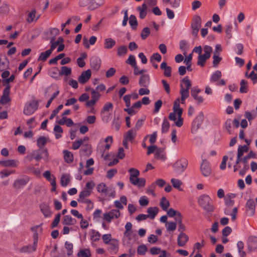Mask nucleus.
<instances>
[{
	"label": "nucleus",
	"mask_w": 257,
	"mask_h": 257,
	"mask_svg": "<svg viewBox=\"0 0 257 257\" xmlns=\"http://www.w3.org/2000/svg\"><path fill=\"white\" fill-rule=\"evenodd\" d=\"M199 205L208 213H211L214 210V206L210 197L204 194L199 196L197 200Z\"/></svg>",
	"instance_id": "obj_1"
},
{
	"label": "nucleus",
	"mask_w": 257,
	"mask_h": 257,
	"mask_svg": "<svg viewBox=\"0 0 257 257\" xmlns=\"http://www.w3.org/2000/svg\"><path fill=\"white\" fill-rule=\"evenodd\" d=\"M188 164V160L186 158H182L178 159L172 165L174 173L177 176L182 174L187 168Z\"/></svg>",
	"instance_id": "obj_2"
},
{
	"label": "nucleus",
	"mask_w": 257,
	"mask_h": 257,
	"mask_svg": "<svg viewBox=\"0 0 257 257\" xmlns=\"http://www.w3.org/2000/svg\"><path fill=\"white\" fill-rule=\"evenodd\" d=\"M204 54L199 55L197 62V64L201 67L205 66L206 60L210 57L212 48L211 46L205 45L204 47Z\"/></svg>",
	"instance_id": "obj_3"
},
{
	"label": "nucleus",
	"mask_w": 257,
	"mask_h": 257,
	"mask_svg": "<svg viewBox=\"0 0 257 257\" xmlns=\"http://www.w3.org/2000/svg\"><path fill=\"white\" fill-rule=\"evenodd\" d=\"M38 107L39 101L35 99L31 100L25 104L23 112L27 115H30L38 109Z\"/></svg>",
	"instance_id": "obj_4"
},
{
	"label": "nucleus",
	"mask_w": 257,
	"mask_h": 257,
	"mask_svg": "<svg viewBox=\"0 0 257 257\" xmlns=\"http://www.w3.org/2000/svg\"><path fill=\"white\" fill-rule=\"evenodd\" d=\"M182 113H179L178 112L173 111L170 112L168 116V119L170 120L174 121V123L172 126L176 125L178 127H181L183 124V118L182 117Z\"/></svg>",
	"instance_id": "obj_5"
},
{
	"label": "nucleus",
	"mask_w": 257,
	"mask_h": 257,
	"mask_svg": "<svg viewBox=\"0 0 257 257\" xmlns=\"http://www.w3.org/2000/svg\"><path fill=\"white\" fill-rule=\"evenodd\" d=\"M250 158H256V155L252 151H250L246 156V157L243 159V167L240 170L239 173L240 176H243L245 174L246 171L249 169V167L247 160Z\"/></svg>",
	"instance_id": "obj_6"
},
{
	"label": "nucleus",
	"mask_w": 257,
	"mask_h": 257,
	"mask_svg": "<svg viewBox=\"0 0 257 257\" xmlns=\"http://www.w3.org/2000/svg\"><path fill=\"white\" fill-rule=\"evenodd\" d=\"M30 181V177L25 176L24 178L17 179L14 181L13 187L16 190L23 189Z\"/></svg>",
	"instance_id": "obj_7"
},
{
	"label": "nucleus",
	"mask_w": 257,
	"mask_h": 257,
	"mask_svg": "<svg viewBox=\"0 0 257 257\" xmlns=\"http://www.w3.org/2000/svg\"><path fill=\"white\" fill-rule=\"evenodd\" d=\"M245 212L247 215L252 216L254 215L255 210V202L252 199H249L245 204Z\"/></svg>",
	"instance_id": "obj_8"
},
{
	"label": "nucleus",
	"mask_w": 257,
	"mask_h": 257,
	"mask_svg": "<svg viewBox=\"0 0 257 257\" xmlns=\"http://www.w3.org/2000/svg\"><path fill=\"white\" fill-rule=\"evenodd\" d=\"M200 170L203 176L205 177L209 176L211 173V169L209 162L204 159L200 166Z\"/></svg>",
	"instance_id": "obj_9"
},
{
	"label": "nucleus",
	"mask_w": 257,
	"mask_h": 257,
	"mask_svg": "<svg viewBox=\"0 0 257 257\" xmlns=\"http://www.w3.org/2000/svg\"><path fill=\"white\" fill-rule=\"evenodd\" d=\"M101 60L96 56H92L90 59V65L91 68L96 71H98L100 68Z\"/></svg>",
	"instance_id": "obj_10"
},
{
	"label": "nucleus",
	"mask_w": 257,
	"mask_h": 257,
	"mask_svg": "<svg viewBox=\"0 0 257 257\" xmlns=\"http://www.w3.org/2000/svg\"><path fill=\"white\" fill-rule=\"evenodd\" d=\"M39 207L41 212L45 218L50 217L52 216V211L48 204L43 202L40 204Z\"/></svg>",
	"instance_id": "obj_11"
},
{
	"label": "nucleus",
	"mask_w": 257,
	"mask_h": 257,
	"mask_svg": "<svg viewBox=\"0 0 257 257\" xmlns=\"http://www.w3.org/2000/svg\"><path fill=\"white\" fill-rule=\"evenodd\" d=\"M91 76V70L89 69L82 71L81 75L78 78V82L82 84H85Z\"/></svg>",
	"instance_id": "obj_12"
},
{
	"label": "nucleus",
	"mask_w": 257,
	"mask_h": 257,
	"mask_svg": "<svg viewBox=\"0 0 257 257\" xmlns=\"http://www.w3.org/2000/svg\"><path fill=\"white\" fill-rule=\"evenodd\" d=\"M247 246L249 250H257V236L255 235L249 236L247 240Z\"/></svg>",
	"instance_id": "obj_13"
},
{
	"label": "nucleus",
	"mask_w": 257,
	"mask_h": 257,
	"mask_svg": "<svg viewBox=\"0 0 257 257\" xmlns=\"http://www.w3.org/2000/svg\"><path fill=\"white\" fill-rule=\"evenodd\" d=\"M105 3V0H90V5L87 7L89 11H94L103 6Z\"/></svg>",
	"instance_id": "obj_14"
},
{
	"label": "nucleus",
	"mask_w": 257,
	"mask_h": 257,
	"mask_svg": "<svg viewBox=\"0 0 257 257\" xmlns=\"http://www.w3.org/2000/svg\"><path fill=\"white\" fill-rule=\"evenodd\" d=\"M92 146L89 144L83 145L79 150V154L81 156H85L89 157L92 154Z\"/></svg>",
	"instance_id": "obj_15"
},
{
	"label": "nucleus",
	"mask_w": 257,
	"mask_h": 257,
	"mask_svg": "<svg viewBox=\"0 0 257 257\" xmlns=\"http://www.w3.org/2000/svg\"><path fill=\"white\" fill-rule=\"evenodd\" d=\"M19 164V161L14 159H9L6 160H1L0 165L4 167H17Z\"/></svg>",
	"instance_id": "obj_16"
},
{
	"label": "nucleus",
	"mask_w": 257,
	"mask_h": 257,
	"mask_svg": "<svg viewBox=\"0 0 257 257\" xmlns=\"http://www.w3.org/2000/svg\"><path fill=\"white\" fill-rule=\"evenodd\" d=\"M11 90L4 89L3 94L0 99V104L5 105L8 104L11 101V98L10 96Z\"/></svg>",
	"instance_id": "obj_17"
},
{
	"label": "nucleus",
	"mask_w": 257,
	"mask_h": 257,
	"mask_svg": "<svg viewBox=\"0 0 257 257\" xmlns=\"http://www.w3.org/2000/svg\"><path fill=\"white\" fill-rule=\"evenodd\" d=\"M204 114L203 112L200 111L199 114L194 119V129L196 127V130H197L200 127L201 125L204 120Z\"/></svg>",
	"instance_id": "obj_18"
},
{
	"label": "nucleus",
	"mask_w": 257,
	"mask_h": 257,
	"mask_svg": "<svg viewBox=\"0 0 257 257\" xmlns=\"http://www.w3.org/2000/svg\"><path fill=\"white\" fill-rule=\"evenodd\" d=\"M150 77L149 74H142L140 78L139 84L142 87H148L150 84Z\"/></svg>",
	"instance_id": "obj_19"
},
{
	"label": "nucleus",
	"mask_w": 257,
	"mask_h": 257,
	"mask_svg": "<svg viewBox=\"0 0 257 257\" xmlns=\"http://www.w3.org/2000/svg\"><path fill=\"white\" fill-rule=\"evenodd\" d=\"M48 74L56 80L60 79V70L57 67H54L49 69Z\"/></svg>",
	"instance_id": "obj_20"
},
{
	"label": "nucleus",
	"mask_w": 257,
	"mask_h": 257,
	"mask_svg": "<svg viewBox=\"0 0 257 257\" xmlns=\"http://www.w3.org/2000/svg\"><path fill=\"white\" fill-rule=\"evenodd\" d=\"M188 240V236L184 232H180L177 238V244L183 246Z\"/></svg>",
	"instance_id": "obj_21"
},
{
	"label": "nucleus",
	"mask_w": 257,
	"mask_h": 257,
	"mask_svg": "<svg viewBox=\"0 0 257 257\" xmlns=\"http://www.w3.org/2000/svg\"><path fill=\"white\" fill-rule=\"evenodd\" d=\"M201 27V19L198 16H194V35H197Z\"/></svg>",
	"instance_id": "obj_22"
},
{
	"label": "nucleus",
	"mask_w": 257,
	"mask_h": 257,
	"mask_svg": "<svg viewBox=\"0 0 257 257\" xmlns=\"http://www.w3.org/2000/svg\"><path fill=\"white\" fill-rule=\"evenodd\" d=\"M160 68L164 70V75L167 77H170L171 76L172 68L167 65L166 61H163L160 65Z\"/></svg>",
	"instance_id": "obj_23"
},
{
	"label": "nucleus",
	"mask_w": 257,
	"mask_h": 257,
	"mask_svg": "<svg viewBox=\"0 0 257 257\" xmlns=\"http://www.w3.org/2000/svg\"><path fill=\"white\" fill-rule=\"evenodd\" d=\"M77 222V220L71 217L70 215H66L63 217L62 223L65 225H74Z\"/></svg>",
	"instance_id": "obj_24"
},
{
	"label": "nucleus",
	"mask_w": 257,
	"mask_h": 257,
	"mask_svg": "<svg viewBox=\"0 0 257 257\" xmlns=\"http://www.w3.org/2000/svg\"><path fill=\"white\" fill-rule=\"evenodd\" d=\"M147 216L151 219H154L159 212V208L156 206L150 207L147 209Z\"/></svg>",
	"instance_id": "obj_25"
},
{
	"label": "nucleus",
	"mask_w": 257,
	"mask_h": 257,
	"mask_svg": "<svg viewBox=\"0 0 257 257\" xmlns=\"http://www.w3.org/2000/svg\"><path fill=\"white\" fill-rule=\"evenodd\" d=\"M15 79V75L12 74L10 77L3 80V85L5 86L4 89H7L11 90V86L10 85L11 82H13Z\"/></svg>",
	"instance_id": "obj_26"
},
{
	"label": "nucleus",
	"mask_w": 257,
	"mask_h": 257,
	"mask_svg": "<svg viewBox=\"0 0 257 257\" xmlns=\"http://www.w3.org/2000/svg\"><path fill=\"white\" fill-rule=\"evenodd\" d=\"M64 159L65 162L70 164L73 162L74 160L73 154L67 150H64L63 151Z\"/></svg>",
	"instance_id": "obj_27"
},
{
	"label": "nucleus",
	"mask_w": 257,
	"mask_h": 257,
	"mask_svg": "<svg viewBox=\"0 0 257 257\" xmlns=\"http://www.w3.org/2000/svg\"><path fill=\"white\" fill-rule=\"evenodd\" d=\"M137 136L136 130L135 128L129 130L124 135V139L132 141L135 139Z\"/></svg>",
	"instance_id": "obj_28"
},
{
	"label": "nucleus",
	"mask_w": 257,
	"mask_h": 257,
	"mask_svg": "<svg viewBox=\"0 0 257 257\" xmlns=\"http://www.w3.org/2000/svg\"><path fill=\"white\" fill-rule=\"evenodd\" d=\"M167 211V215L169 217H175V218H182L181 213L177 210L174 209L172 208H170L168 209Z\"/></svg>",
	"instance_id": "obj_29"
},
{
	"label": "nucleus",
	"mask_w": 257,
	"mask_h": 257,
	"mask_svg": "<svg viewBox=\"0 0 257 257\" xmlns=\"http://www.w3.org/2000/svg\"><path fill=\"white\" fill-rule=\"evenodd\" d=\"M116 44V41L111 38H106L104 42V48L106 49L112 48Z\"/></svg>",
	"instance_id": "obj_30"
},
{
	"label": "nucleus",
	"mask_w": 257,
	"mask_h": 257,
	"mask_svg": "<svg viewBox=\"0 0 257 257\" xmlns=\"http://www.w3.org/2000/svg\"><path fill=\"white\" fill-rule=\"evenodd\" d=\"M131 184L140 188L144 187L146 184V179L144 178H137L131 182Z\"/></svg>",
	"instance_id": "obj_31"
},
{
	"label": "nucleus",
	"mask_w": 257,
	"mask_h": 257,
	"mask_svg": "<svg viewBox=\"0 0 257 257\" xmlns=\"http://www.w3.org/2000/svg\"><path fill=\"white\" fill-rule=\"evenodd\" d=\"M170 202L167 199L166 197H162L161 199V201L160 202V206L162 209L163 210L166 211L169 209V207L170 206Z\"/></svg>",
	"instance_id": "obj_32"
},
{
	"label": "nucleus",
	"mask_w": 257,
	"mask_h": 257,
	"mask_svg": "<svg viewBox=\"0 0 257 257\" xmlns=\"http://www.w3.org/2000/svg\"><path fill=\"white\" fill-rule=\"evenodd\" d=\"M129 24L133 30L137 29L138 22L136 17L134 15H131L129 18Z\"/></svg>",
	"instance_id": "obj_33"
},
{
	"label": "nucleus",
	"mask_w": 257,
	"mask_h": 257,
	"mask_svg": "<svg viewBox=\"0 0 257 257\" xmlns=\"http://www.w3.org/2000/svg\"><path fill=\"white\" fill-rule=\"evenodd\" d=\"M128 171L130 173V182L135 180V179L138 178L139 176L140 175V171L136 168H131L129 169Z\"/></svg>",
	"instance_id": "obj_34"
},
{
	"label": "nucleus",
	"mask_w": 257,
	"mask_h": 257,
	"mask_svg": "<svg viewBox=\"0 0 257 257\" xmlns=\"http://www.w3.org/2000/svg\"><path fill=\"white\" fill-rule=\"evenodd\" d=\"M51 54L52 53L49 50L41 52L38 58V61L45 62L47 60V59L50 56Z\"/></svg>",
	"instance_id": "obj_35"
},
{
	"label": "nucleus",
	"mask_w": 257,
	"mask_h": 257,
	"mask_svg": "<svg viewBox=\"0 0 257 257\" xmlns=\"http://www.w3.org/2000/svg\"><path fill=\"white\" fill-rule=\"evenodd\" d=\"M72 73V69L66 66H63L61 67L60 71V76H65L66 77L69 76Z\"/></svg>",
	"instance_id": "obj_36"
},
{
	"label": "nucleus",
	"mask_w": 257,
	"mask_h": 257,
	"mask_svg": "<svg viewBox=\"0 0 257 257\" xmlns=\"http://www.w3.org/2000/svg\"><path fill=\"white\" fill-rule=\"evenodd\" d=\"M173 110L175 111L178 112L180 113H182L183 112V109L182 108L180 107V99L179 98H177L173 103Z\"/></svg>",
	"instance_id": "obj_37"
},
{
	"label": "nucleus",
	"mask_w": 257,
	"mask_h": 257,
	"mask_svg": "<svg viewBox=\"0 0 257 257\" xmlns=\"http://www.w3.org/2000/svg\"><path fill=\"white\" fill-rule=\"evenodd\" d=\"M78 257H90L91 252L89 248H81L78 252Z\"/></svg>",
	"instance_id": "obj_38"
},
{
	"label": "nucleus",
	"mask_w": 257,
	"mask_h": 257,
	"mask_svg": "<svg viewBox=\"0 0 257 257\" xmlns=\"http://www.w3.org/2000/svg\"><path fill=\"white\" fill-rule=\"evenodd\" d=\"M70 182L69 175L63 174L60 179V184L62 187H66Z\"/></svg>",
	"instance_id": "obj_39"
},
{
	"label": "nucleus",
	"mask_w": 257,
	"mask_h": 257,
	"mask_svg": "<svg viewBox=\"0 0 257 257\" xmlns=\"http://www.w3.org/2000/svg\"><path fill=\"white\" fill-rule=\"evenodd\" d=\"M5 60L6 61L7 65H6V62L4 61H2L1 58L0 59V71H3L5 69H10V61L9 59L7 57V56H5Z\"/></svg>",
	"instance_id": "obj_40"
},
{
	"label": "nucleus",
	"mask_w": 257,
	"mask_h": 257,
	"mask_svg": "<svg viewBox=\"0 0 257 257\" xmlns=\"http://www.w3.org/2000/svg\"><path fill=\"white\" fill-rule=\"evenodd\" d=\"M53 130L55 133V136L56 139H59L62 137L61 134L63 133V130L61 126L58 124H55Z\"/></svg>",
	"instance_id": "obj_41"
},
{
	"label": "nucleus",
	"mask_w": 257,
	"mask_h": 257,
	"mask_svg": "<svg viewBox=\"0 0 257 257\" xmlns=\"http://www.w3.org/2000/svg\"><path fill=\"white\" fill-rule=\"evenodd\" d=\"M171 182L172 184V186L174 188L178 189L179 191L183 190V189L181 188L182 182L180 180L175 178H172L171 179Z\"/></svg>",
	"instance_id": "obj_42"
},
{
	"label": "nucleus",
	"mask_w": 257,
	"mask_h": 257,
	"mask_svg": "<svg viewBox=\"0 0 257 257\" xmlns=\"http://www.w3.org/2000/svg\"><path fill=\"white\" fill-rule=\"evenodd\" d=\"M91 192L88 190L83 189L81 191L79 195V198L77 199L78 202H82V199H84L85 197H89L91 195Z\"/></svg>",
	"instance_id": "obj_43"
},
{
	"label": "nucleus",
	"mask_w": 257,
	"mask_h": 257,
	"mask_svg": "<svg viewBox=\"0 0 257 257\" xmlns=\"http://www.w3.org/2000/svg\"><path fill=\"white\" fill-rule=\"evenodd\" d=\"M37 146L40 148H43L47 143V139L44 136H41L37 140Z\"/></svg>",
	"instance_id": "obj_44"
},
{
	"label": "nucleus",
	"mask_w": 257,
	"mask_h": 257,
	"mask_svg": "<svg viewBox=\"0 0 257 257\" xmlns=\"http://www.w3.org/2000/svg\"><path fill=\"white\" fill-rule=\"evenodd\" d=\"M170 124L166 117H164L162 124L161 132L162 133H166L168 132Z\"/></svg>",
	"instance_id": "obj_45"
},
{
	"label": "nucleus",
	"mask_w": 257,
	"mask_h": 257,
	"mask_svg": "<svg viewBox=\"0 0 257 257\" xmlns=\"http://www.w3.org/2000/svg\"><path fill=\"white\" fill-rule=\"evenodd\" d=\"M61 214L58 213L55 215L54 219L52 222L50 227L51 228H54L58 226L61 219Z\"/></svg>",
	"instance_id": "obj_46"
},
{
	"label": "nucleus",
	"mask_w": 257,
	"mask_h": 257,
	"mask_svg": "<svg viewBox=\"0 0 257 257\" xmlns=\"http://www.w3.org/2000/svg\"><path fill=\"white\" fill-rule=\"evenodd\" d=\"M221 77V72L219 70H216L211 76L210 81L211 82L217 81Z\"/></svg>",
	"instance_id": "obj_47"
},
{
	"label": "nucleus",
	"mask_w": 257,
	"mask_h": 257,
	"mask_svg": "<svg viewBox=\"0 0 257 257\" xmlns=\"http://www.w3.org/2000/svg\"><path fill=\"white\" fill-rule=\"evenodd\" d=\"M166 228L168 231L171 233V232H173L177 228V222L176 221H170L166 224Z\"/></svg>",
	"instance_id": "obj_48"
},
{
	"label": "nucleus",
	"mask_w": 257,
	"mask_h": 257,
	"mask_svg": "<svg viewBox=\"0 0 257 257\" xmlns=\"http://www.w3.org/2000/svg\"><path fill=\"white\" fill-rule=\"evenodd\" d=\"M127 52V48L125 45H122L118 47L117 50V55L119 57L125 55Z\"/></svg>",
	"instance_id": "obj_49"
},
{
	"label": "nucleus",
	"mask_w": 257,
	"mask_h": 257,
	"mask_svg": "<svg viewBox=\"0 0 257 257\" xmlns=\"http://www.w3.org/2000/svg\"><path fill=\"white\" fill-rule=\"evenodd\" d=\"M91 232L92 234L90 236V239L92 241H98L99 239V237L101 236L100 233L98 231H96L93 229H91Z\"/></svg>",
	"instance_id": "obj_50"
},
{
	"label": "nucleus",
	"mask_w": 257,
	"mask_h": 257,
	"mask_svg": "<svg viewBox=\"0 0 257 257\" xmlns=\"http://www.w3.org/2000/svg\"><path fill=\"white\" fill-rule=\"evenodd\" d=\"M65 247L67 250V254L68 256L72 255L73 252V244L72 243L69 242L68 241H66L65 242Z\"/></svg>",
	"instance_id": "obj_51"
},
{
	"label": "nucleus",
	"mask_w": 257,
	"mask_h": 257,
	"mask_svg": "<svg viewBox=\"0 0 257 257\" xmlns=\"http://www.w3.org/2000/svg\"><path fill=\"white\" fill-rule=\"evenodd\" d=\"M150 29L148 27H145L142 31L141 33V37L142 40H146L148 36L150 35Z\"/></svg>",
	"instance_id": "obj_52"
},
{
	"label": "nucleus",
	"mask_w": 257,
	"mask_h": 257,
	"mask_svg": "<svg viewBox=\"0 0 257 257\" xmlns=\"http://www.w3.org/2000/svg\"><path fill=\"white\" fill-rule=\"evenodd\" d=\"M125 63L130 65L132 67L137 65L135 56L131 54L129 55L128 58L125 61Z\"/></svg>",
	"instance_id": "obj_53"
},
{
	"label": "nucleus",
	"mask_w": 257,
	"mask_h": 257,
	"mask_svg": "<svg viewBox=\"0 0 257 257\" xmlns=\"http://www.w3.org/2000/svg\"><path fill=\"white\" fill-rule=\"evenodd\" d=\"M148 250V248L146 245L142 244L138 246L137 253L139 255H145Z\"/></svg>",
	"instance_id": "obj_54"
},
{
	"label": "nucleus",
	"mask_w": 257,
	"mask_h": 257,
	"mask_svg": "<svg viewBox=\"0 0 257 257\" xmlns=\"http://www.w3.org/2000/svg\"><path fill=\"white\" fill-rule=\"evenodd\" d=\"M181 89L180 91V93L181 95V97L188 98L189 96V89L190 88H184L182 84H180Z\"/></svg>",
	"instance_id": "obj_55"
},
{
	"label": "nucleus",
	"mask_w": 257,
	"mask_h": 257,
	"mask_svg": "<svg viewBox=\"0 0 257 257\" xmlns=\"http://www.w3.org/2000/svg\"><path fill=\"white\" fill-rule=\"evenodd\" d=\"M112 125L115 127V129L116 131L119 130L121 125V121L119 116L114 118L112 122Z\"/></svg>",
	"instance_id": "obj_56"
},
{
	"label": "nucleus",
	"mask_w": 257,
	"mask_h": 257,
	"mask_svg": "<svg viewBox=\"0 0 257 257\" xmlns=\"http://www.w3.org/2000/svg\"><path fill=\"white\" fill-rule=\"evenodd\" d=\"M240 92L241 93H246L247 92V81L244 79H242L240 81Z\"/></svg>",
	"instance_id": "obj_57"
},
{
	"label": "nucleus",
	"mask_w": 257,
	"mask_h": 257,
	"mask_svg": "<svg viewBox=\"0 0 257 257\" xmlns=\"http://www.w3.org/2000/svg\"><path fill=\"white\" fill-rule=\"evenodd\" d=\"M36 14V10L33 9L28 14L27 21L28 23H31L35 21Z\"/></svg>",
	"instance_id": "obj_58"
},
{
	"label": "nucleus",
	"mask_w": 257,
	"mask_h": 257,
	"mask_svg": "<svg viewBox=\"0 0 257 257\" xmlns=\"http://www.w3.org/2000/svg\"><path fill=\"white\" fill-rule=\"evenodd\" d=\"M96 188L99 193H105L107 191V187L104 183L99 184Z\"/></svg>",
	"instance_id": "obj_59"
},
{
	"label": "nucleus",
	"mask_w": 257,
	"mask_h": 257,
	"mask_svg": "<svg viewBox=\"0 0 257 257\" xmlns=\"http://www.w3.org/2000/svg\"><path fill=\"white\" fill-rule=\"evenodd\" d=\"M15 173V170H9L8 169H4L0 172V175L2 178L9 176L12 174Z\"/></svg>",
	"instance_id": "obj_60"
},
{
	"label": "nucleus",
	"mask_w": 257,
	"mask_h": 257,
	"mask_svg": "<svg viewBox=\"0 0 257 257\" xmlns=\"http://www.w3.org/2000/svg\"><path fill=\"white\" fill-rule=\"evenodd\" d=\"M163 104V102L161 99H158L155 101L154 104V109L153 110L154 113H157L159 112L160 108H161Z\"/></svg>",
	"instance_id": "obj_61"
},
{
	"label": "nucleus",
	"mask_w": 257,
	"mask_h": 257,
	"mask_svg": "<svg viewBox=\"0 0 257 257\" xmlns=\"http://www.w3.org/2000/svg\"><path fill=\"white\" fill-rule=\"evenodd\" d=\"M249 148L247 145H239L237 149V154H239L240 153V155L243 156V153L247 152Z\"/></svg>",
	"instance_id": "obj_62"
},
{
	"label": "nucleus",
	"mask_w": 257,
	"mask_h": 257,
	"mask_svg": "<svg viewBox=\"0 0 257 257\" xmlns=\"http://www.w3.org/2000/svg\"><path fill=\"white\" fill-rule=\"evenodd\" d=\"M109 244L111 245L109 247V251L118 250V240L115 238L112 239V242H110Z\"/></svg>",
	"instance_id": "obj_63"
},
{
	"label": "nucleus",
	"mask_w": 257,
	"mask_h": 257,
	"mask_svg": "<svg viewBox=\"0 0 257 257\" xmlns=\"http://www.w3.org/2000/svg\"><path fill=\"white\" fill-rule=\"evenodd\" d=\"M139 202L141 206L145 207L149 204V200L147 196H143L140 197Z\"/></svg>",
	"instance_id": "obj_64"
}]
</instances>
